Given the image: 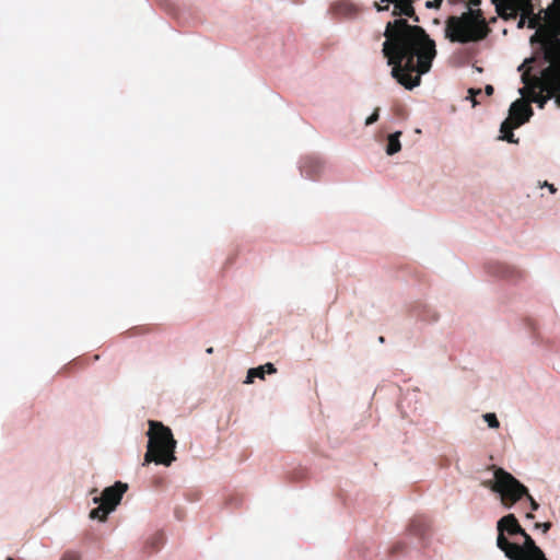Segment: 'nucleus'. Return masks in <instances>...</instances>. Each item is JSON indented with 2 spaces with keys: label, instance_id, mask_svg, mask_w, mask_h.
Masks as SVG:
<instances>
[{
  "label": "nucleus",
  "instance_id": "1",
  "mask_svg": "<svg viewBox=\"0 0 560 560\" xmlns=\"http://www.w3.org/2000/svg\"><path fill=\"white\" fill-rule=\"evenodd\" d=\"M384 36L383 54L393 66V78L408 90L418 86L436 56L434 40L421 26L404 19L388 22Z\"/></svg>",
  "mask_w": 560,
  "mask_h": 560
},
{
  "label": "nucleus",
  "instance_id": "2",
  "mask_svg": "<svg viewBox=\"0 0 560 560\" xmlns=\"http://www.w3.org/2000/svg\"><path fill=\"white\" fill-rule=\"evenodd\" d=\"M490 32L480 9H469L460 16H451L446 21L445 36L453 43L478 42Z\"/></svg>",
  "mask_w": 560,
  "mask_h": 560
},
{
  "label": "nucleus",
  "instance_id": "3",
  "mask_svg": "<svg viewBox=\"0 0 560 560\" xmlns=\"http://www.w3.org/2000/svg\"><path fill=\"white\" fill-rule=\"evenodd\" d=\"M147 434L149 441L143 465L153 462L155 464L171 466L176 459L174 455L176 441L174 440L171 429L165 427L162 422L150 420Z\"/></svg>",
  "mask_w": 560,
  "mask_h": 560
},
{
  "label": "nucleus",
  "instance_id": "4",
  "mask_svg": "<svg viewBox=\"0 0 560 560\" xmlns=\"http://www.w3.org/2000/svg\"><path fill=\"white\" fill-rule=\"evenodd\" d=\"M532 43L539 42L544 58L550 63L542 70V78L557 93V102L560 104V37L559 34L549 27L539 28L530 38Z\"/></svg>",
  "mask_w": 560,
  "mask_h": 560
},
{
  "label": "nucleus",
  "instance_id": "5",
  "mask_svg": "<svg viewBox=\"0 0 560 560\" xmlns=\"http://www.w3.org/2000/svg\"><path fill=\"white\" fill-rule=\"evenodd\" d=\"M487 486L500 494L501 503L508 509L524 498L528 490L512 474L500 467L494 468V481H488Z\"/></svg>",
  "mask_w": 560,
  "mask_h": 560
},
{
  "label": "nucleus",
  "instance_id": "6",
  "mask_svg": "<svg viewBox=\"0 0 560 560\" xmlns=\"http://www.w3.org/2000/svg\"><path fill=\"white\" fill-rule=\"evenodd\" d=\"M524 538V542L522 545L512 542L508 539V537H502L500 539L501 544L506 546V550L504 555L510 560H548L545 552L538 547L535 540L532 538L529 534L524 532L521 535Z\"/></svg>",
  "mask_w": 560,
  "mask_h": 560
},
{
  "label": "nucleus",
  "instance_id": "7",
  "mask_svg": "<svg viewBox=\"0 0 560 560\" xmlns=\"http://www.w3.org/2000/svg\"><path fill=\"white\" fill-rule=\"evenodd\" d=\"M498 14L504 20H515L518 14L530 18L534 7L530 0H491Z\"/></svg>",
  "mask_w": 560,
  "mask_h": 560
},
{
  "label": "nucleus",
  "instance_id": "8",
  "mask_svg": "<svg viewBox=\"0 0 560 560\" xmlns=\"http://www.w3.org/2000/svg\"><path fill=\"white\" fill-rule=\"evenodd\" d=\"M498 537H497V546L503 552L506 550V546L501 544L500 539L502 537L522 535L525 529L520 525L516 516L514 514H508L501 517L497 523Z\"/></svg>",
  "mask_w": 560,
  "mask_h": 560
},
{
  "label": "nucleus",
  "instance_id": "9",
  "mask_svg": "<svg viewBox=\"0 0 560 560\" xmlns=\"http://www.w3.org/2000/svg\"><path fill=\"white\" fill-rule=\"evenodd\" d=\"M126 491L127 485L117 481L114 486L105 488L100 498H94V502H101L112 512L119 504Z\"/></svg>",
  "mask_w": 560,
  "mask_h": 560
},
{
  "label": "nucleus",
  "instance_id": "10",
  "mask_svg": "<svg viewBox=\"0 0 560 560\" xmlns=\"http://www.w3.org/2000/svg\"><path fill=\"white\" fill-rule=\"evenodd\" d=\"M533 109L528 102L523 98L516 100L510 107V117L515 120L516 126H521L529 120Z\"/></svg>",
  "mask_w": 560,
  "mask_h": 560
},
{
  "label": "nucleus",
  "instance_id": "11",
  "mask_svg": "<svg viewBox=\"0 0 560 560\" xmlns=\"http://www.w3.org/2000/svg\"><path fill=\"white\" fill-rule=\"evenodd\" d=\"M522 79L526 86L521 89L520 93L524 95L525 92L528 91L530 101L538 103L539 106L542 107L546 102V97H544L540 93L536 92V89H542L541 80L536 77L530 79L526 73L522 75Z\"/></svg>",
  "mask_w": 560,
  "mask_h": 560
},
{
  "label": "nucleus",
  "instance_id": "12",
  "mask_svg": "<svg viewBox=\"0 0 560 560\" xmlns=\"http://www.w3.org/2000/svg\"><path fill=\"white\" fill-rule=\"evenodd\" d=\"M411 1L412 0H388L387 2H393L395 4L393 10L394 16L405 15L418 22L419 19L415 12Z\"/></svg>",
  "mask_w": 560,
  "mask_h": 560
},
{
  "label": "nucleus",
  "instance_id": "13",
  "mask_svg": "<svg viewBox=\"0 0 560 560\" xmlns=\"http://www.w3.org/2000/svg\"><path fill=\"white\" fill-rule=\"evenodd\" d=\"M408 529L412 535L424 539L430 532V522L424 516H415L411 520Z\"/></svg>",
  "mask_w": 560,
  "mask_h": 560
},
{
  "label": "nucleus",
  "instance_id": "14",
  "mask_svg": "<svg viewBox=\"0 0 560 560\" xmlns=\"http://www.w3.org/2000/svg\"><path fill=\"white\" fill-rule=\"evenodd\" d=\"M276 372H277V370H276V368H275V365L272 363H266V364L260 365L258 368L249 369L248 372H247V376H246L245 383L246 384H250V383L254 382V378H256V377H258L260 380H264L266 373L272 374V373H276Z\"/></svg>",
  "mask_w": 560,
  "mask_h": 560
},
{
  "label": "nucleus",
  "instance_id": "15",
  "mask_svg": "<svg viewBox=\"0 0 560 560\" xmlns=\"http://www.w3.org/2000/svg\"><path fill=\"white\" fill-rule=\"evenodd\" d=\"M518 126L515 125V120H513L511 117L506 118L502 124L500 131L502 133V139L506 140L511 143H516L517 140L514 139L513 129L517 128Z\"/></svg>",
  "mask_w": 560,
  "mask_h": 560
},
{
  "label": "nucleus",
  "instance_id": "16",
  "mask_svg": "<svg viewBox=\"0 0 560 560\" xmlns=\"http://www.w3.org/2000/svg\"><path fill=\"white\" fill-rule=\"evenodd\" d=\"M400 135H401V132H395L393 135H389L388 141H387V147H386V153L388 155H393L400 151V149H401L400 141H399Z\"/></svg>",
  "mask_w": 560,
  "mask_h": 560
},
{
  "label": "nucleus",
  "instance_id": "17",
  "mask_svg": "<svg viewBox=\"0 0 560 560\" xmlns=\"http://www.w3.org/2000/svg\"><path fill=\"white\" fill-rule=\"evenodd\" d=\"M110 511L108 510V508L98 502V506L90 512V517L93 520L97 518L100 521H105Z\"/></svg>",
  "mask_w": 560,
  "mask_h": 560
},
{
  "label": "nucleus",
  "instance_id": "18",
  "mask_svg": "<svg viewBox=\"0 0 560 560\" xmlns=\"http://www.w3.org/2000/svg\"><path fill=\"white\" fill-rule=\"evenodd\" d=\"M163 544V534L155 533L153 534L147 541V548H150V551H156Z\"/></svg>",
  "mask_w": 560,
  "mask_h": 560
},
{
  "label": "nucleus",
  "instance_id": "19",
  "mask_svg": "<svg viewBox=\"0 0 560 560\" xmlns=\"http://www.w3.org/2000/svg\"><path fill=\"white\" fill-rule=\"evenodd\" d=\"M483 419L492 429H497L500 425V422L494 413H486L483 415Z\"/></svg>",
  "mask_w": 560,
  "mask_h": 560
},
{
  "label": "nucleus",
  "instance_id": "20",
  "mask_svg": "<svg viewBox=\"0 0 560 560\" xmlns=\"http://www.w3.org/2000/svg\"><path fill=\"white\" fill-rule=\"evenodd\" d=\"M61 560H81V555L78 551L68 550L63 553Z\"/></svg>",
  "mask_w": 560,
  "mask_h": 560
},
{
  "label": "nucleus",
  "instance_id": "21",
  "mask_svg": "<svg viewBox=\"0 0 560 560\" xmlns=\"http://www.w3.org/2000/svg\"><path fill=\"white\" fill-rule=\"evenodd\" d=\"M468 93L472 102V106H476L478 104L477 96L481 95L482 91L480 89H469Z\"/></svg>",
  "mask_w": 560,
  "mask_h": 560
},
{
  "label": "nucleus",
  "instance_id": "22",
  "mask_svg": "<svg viewBox=\"0 0 560 560\" xmlns=\"http://www.w3.org/2000/svg\"><path fill=\"white\" fill-rule=\"evenodd\" d=\"M377 120H378V108H376L374 110V113L366 118L365 125L366 126L372 125V124L376 122Z\"/></svg>",
  "mask_w": 560,
  "mask_h": 560
},
{
  "label": "nucleus",
  "instance_id": "23",
  "mask_svg": "<svg viewBox=\"0 0 560 560\" xmlns=\"http://www.w3.org/2000/svg\"><path fill=\"white\" fill-rule=\"evenodd\" d=\"M525 497L529 501L532 510L537 511L539 509V504L535 501V499L529 494L528 491L527 494H525Z\"/></svg>",
  "mask_w": 560,
  "mask_h": 560
},
{
  "label": "nucleus",
  "instance_id": "24",
  "mask_svg": "<svg viewBox=\"0 0 560 560\" xmlns=\"http://www.w3.org/2000/svg\"><path fill=\"white\" fill-rule=\"evenodd\" d=\"M535 528H541L542 533H547L551 528L550 522L536 523Z\"/></svg>",
  "mask_w": 560,
  "mask_h": 560
},
{
  "label": "nucleus",
  "instance_id": "25",
  "mask_svg": "<svg viewBox=\"0 0 560 560\" xmlns=\"http://www.w3.org/2000/svg\"><path fill=\"white\" fill-rule=\"evenodd\" d=\"M485 92H486V95L491 96L493 94V92H494V89H493L492 85L488 84L485 88Z\"/></svg>",
  "mask_w": 560,
  "mask_h": 560
},
{
  "label": "nucleus",
  "instance_id": "26",
  "mask_svg": "<svg viewBox=\"0 0 560 560\" xmlns=\"http://www.w3.org/2000/svg\"><path fill=\"white\" fill-rule=\"evenodd\" d=\"M526 19H527L526 16H522V15H521V20H520V22H518V27H520V28H522V27L524 26V24H525V20H526Z\"/></svg>",
  "mask_w": 560,
  "mask_h": 560
},
{
  "label": "nucleus",
  "instance_id": "27",
  "mask_svg": "<svg viewBox=\"0 0 560 560\" xmlns=\"http://www.w3.org/2000/svg\"><path fill=\"white\" fill-rule=\"evenodd\" d=\"M545 185L549 188L550 192H556V188L552 184H548L547 182L545 183Z\"/></svg>",
  "mask_w": 560,
  "mask_h": 560
},
{
  "label": "nucleus",
  "instance_id": "28",
  "mask_svg": "<svg viewBox=\"0 0 560 560\" xmlns=\"http://www.w3.org/2000/svg\"><path fill=\"white\" fill-rule=\"evenodd\" d=\"M480 2H481V0H470V1H469V4H470V5H474V7H477V5H479V4H480Z\"/></svg>",
  "mask_w": 560,
  "mask_h": 560
},
{
  "label": "nucleus",
  "instance_id": "29",
  "mask_svg": "<svg viewBox=\"0 0 560 560\" xmlns=\"http://www.w3.org/2000/svg\"><path fill=\"white\" fill-rule=\"evenodd\" d=\"M528 26H529V27H532V28L536 26V21H535V19H532V20L529 21V25H528Z\"/></svg>",
  "mask_w": 560,
  "mask_h": 560
},
{
  "label": "nucleus",
  "instance_id": "30",
  "mask_svg": "<svg viewBox=\"0 0 560 560\" xmlns=\"http://www.w3.org/2000/svg\"><path fill=\"white\" fill-rule=\"evenodd\" d=\"M387 8H388L387 5L381 7V4H377V10L378 11L387 10Z\"/></svg>",
  "mask_w": 560,
  "mask_h": 560
},
{
  "label": "nucleus",
  "instance_id": "31",
  "mask_svg": "<svg viewBox=\"0 0 560 560\" xmlns=\"http://www.w3.org/2000/svg\"><path fill=\"white\" fill-rule=\"evenodd\" d=\"M206 352H207L208 354L213 353V348H212V347L208 348V349L206 350Z\"/></svg>",
  "mask_w": 560,
  "mask_h": 560
},
{
  "label": "nucleus",
  "instance_id": "32",
  "mask_svg": "<svg viewBox=\"0 0 560 560\" xmlns=\"http://www.w3.org/2000/svg\"><path fill=\"white\" fill-rule=\"evenodd\" d=\"M534 517H535V516H534V514H533V513H527V514H526V518H530V520H532V518H534Z\"/></svg>",
  "mask_w": 560,
  "mask_h": 560
},
{
  "label": "nucleus",
  "instance_id": "33",
  "mask_svg": "<svg viewBox=\"0 0 560 560\" xmlns=\"http://www.w3.org/2000/svg\"><path fill=\"white\" fill-rule=\"evenodd\" d=\"M378 341H380L381 343H383V342H385V338H384L383 336H381V337L378 338Z\"/></svg>",
  "mask_w": 560,
  "mask_h": 560
},
{
  "label": "nucleus",
  "instance_id": "34",
  "mask_svg": "<svg viewBox=\"0 0 560 560\" xmlns=\"http://www.w3.org/2000/svg\"><path fill=\"white\" fill-rule=\"evenodd\" d=\"M7 560H13L12 558H8Z\"/></svg>",
  "mask_w": 560,
  "mask_h": 560
}]
</instances>
